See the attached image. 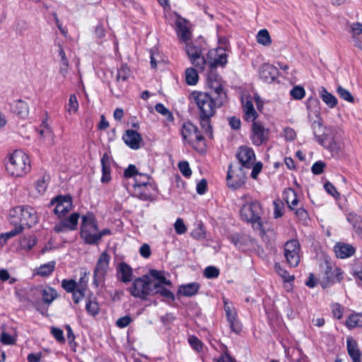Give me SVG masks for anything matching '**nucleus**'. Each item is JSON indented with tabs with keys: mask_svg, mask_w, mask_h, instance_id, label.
I'll return each instance as SVG.
<instances>
[{
	"mask_svg": "<svg viewBox=\"0 0 362 362\" xmlns=\"http://www.w3.org/2000/svg\"><path fill=\"white\" fill-rule=\"evenodd\" d=\"M165 285L170 286L172 283L164 276L161 272L151 269L148 274L136 278L132 285L128 288V291L132 296L142 300H146L148 296L156 294H160L168 299L174 300L173 293L165 288Z\"/></svg>",
	"mask_w": 362,
	"mask_h": 362,
	"instance_id": "nucleus-1",
	"label": "nucleus"
},
{
	"mask_svg": "<svg viewBox=\"0 0 362 362\" xmlns=\"http://www.w3.org/2000/svg\"><path fill=\"white\" fill-rule=\"evenodd\" d=\"M217 98L208 93L194 91L191 93V98L197 104L199 115L214 116L217 108L221 107L224 102V95Z\"/></svg>",
	"mask_w": 362,
	"mask_h": 362,
	"instance_id": "nucleus-2",
	"label": "nucleus"
},
{
	"mask_svg": "<svg viewBox=\"0 0 362 362\" xmlns=\"http://www.w3.org/2000/svg\"><path fill=\"white\" fill-rule=\"evenodd\" d=\"M7 172L14 177H22L30 170L28 156L21 150L14 151L8 157L6 162Z\"/></svg>",
	"mask_w": 362,
	"mask_h": 362,
	"instance_id": "nucleus-3",
	"label": "nucleus"
},
{
	"mask_svg": "<svg viewBox=\"0 0 362 362\" xmlns=\"http://www.w3.org/2000/svg\"><path fill=\"white\" fill-rule=\"evenodd\" d=\"M9 221L15 227H21V232L25 226L31 227L37 222L35 210L28 206H17L9 212Z\"/></svg>",
	"mask_w": 362,
	"mask_h": 362,
	"instance_id": "nucleus-4",
	"label": "nucleus"
},
{
	"mask_svg": "<svg viewBox=\"0 0 362 362\" xmlns=\"http://www.w3.org/2000/svg\"><path fill=\"white\" fill-rule=\"evenodd\" d=\"M81 236L89 245L98 244L100 235L95 218L93 214L87 213L82 216Z\"/></svg>",
	"mask_w": 362,
	"mask_h": 362,
	"instance_id": "nucleus-5",
	"label": "nucleus"
},
{
	"mask_svg": "<svg viewBox=\"0 0 362 362\" xmlns=\"http://www.w3.org/2000/svg\"><path fill=\"white\" fill-rule=\"evenodd\" d=\"M263 213L262 206L257 201L244 204L240 209V216L243 221L251 223L255 229L262 230L261 216Z\"/></svg>",
	"mask_w": 362,
	"mask_h": 362,
	"instance_id": "nucleus-6",
	"label": "nucleus"
},
{
	"mask_svg": "<svg viewBox=\"0 0 362 362\" xmlns=\"http://www.w3.org/2000/svg\"><path fill=\"white\" fill-rule=\"evenodd\" d=\"M110 261V256L106 251L103 252L97 260L93 272V283L96 286L103 282L109 269Z\"/></svg>",
	"mask_w": 362,
	"mask_h": 362,
	"instance_id": "nucleus-7",
	"label": "nucleus"
},
{
	"mask_svg": "<svg viewBox=\"0 0 362 362\" xmlns=\"http://www.w3.org/2000/svg\"><path fill=\"white\" fill-rule=\"evenodd\" d=\"M324 274L321 280V286L323 288L329 286L336 281H340L342 279V271L341 269L331 265L327 262H325L324 267Z\"/></svg>",
	"mask_w": 362,
	"mask_h": 362,
	"instance_id": "nucleus-8",
	"label": "nucleus"
},
{
	"mask_svg": "<svg viewBox=\"0 0 362 362\" xmlns=\"http://www.w3.org/2000/svg\"><path fill=\"white\" fill-rule=\"evenodd\" d=\"M206 85L210 90L208 93L209 94L219 98V96L221 97V95H222L221 93H223L224 95V102H226L227 96L223 87L222 79L212 70L210 71V73L207 76Z\"/></svg>",
	"mask_w": 362,
	"mask_h": 362,
	"instance_id": "nucleus-9",
	"label": "nucleus"
},
{
	"mask_svg": "<svg viewBox=\"0 0 362 362\" xmlns=\"http://www.w3.org/2000/svg\"><path fill=\"white\" fill-rule=\"evenodd\" d=\"M245 173L242 166L234 168L232 165H229L227 174V185L229 187L237 189L240 187L245 182Z\"/></svg>",
	"mask_w": 362,
	"mask_h": 362,
	"instance_id": "nucleus-10",
	"label": "nucleus"
},
{
	"mask_svg": "<svg viewBox=\"0 0 362 362\" xmlns=\"http://www.w3.org/2000/svg\"><path fill=\"white\" fill-rule=\"evenodd\" d=\"M299 250L300 244L297 240H291L285 244L284 256L288 264L292 267H296L299 264Z\"/></svg>",
	"mask_w": 362,
	"mask_h": 362,
	"instance_id": "nucleus-11",
	"label": "nucleus"
},
{
	"mask_svg": "<svg viewBox=\"0 0 362 362\" xmlns=\"http://www.w3.org/2000/svg\"><path fill=\"white\" fill-rule=\"evenodd\" d=\"M223 301L224 303V311L230 329L235 333H239L241 331L242 325L238 319L237 312L233 304L225 297L223 298Z\"/></svg>",
	"mask_w": 362,
	"mask_h": 362,
	"instance_id": "nucleus-12",
	"label": "nucleus"
},
{
	"mask_svg": "<svg viewBox=\"0 0 362 362\" xmlns=\"http://www.w3.org/2000/svg\"><path fill=\"white\" fill-rule=\"evenodd\" d=\"M186 52L191 63L199 71H204L206 64V59L202 54V49L192 44H187Z\"/></svg>",
	"mask_w": 362,
	"mask_h": 362,
	"instance_id": "nucleus-13",
	"label": "nucleus"
},
{
	"mask_svg": "<svg viewBox=\"0 0 362 362\" xmlns=\"http://www.w3.org/2000/svg\"><path fill=\"white\" fill-rule=\"evenodd\" d=\"M181 134L183 139L192 145H194V142H200L204 140V137L197 127L191 122L184 123Z\"/></svg>",
	"mask_w": 362,
	"mask_h": 362,
	"instance_id": "nucleus-14",
	"label": "nucleus"
},
{
	"mask_svg": "<svg viewBox=\"0 0 362 362\" xmlns=\"http://www.w3.org/2000/svg\"><path fill=\"white\" fill-rule=\"evenodd\" d=\"M56 205L54 213L59 217L63 216L69 212L72 209V201L69 196H58L54 198L49 203V205Z\"/></svg>",
	"mask_w": 362,
	"mask_h": 362,
	"instance_id": "nucleus-15",
	"label": "nucleus"
},
{
	"mask_svg": "<svg viewBox=\"0 0 362 362\" xmlns=\"http://www.w3.org/2000/svg\"><path fill=\"white\" fill-rule=\"evenodd\" d=\"M251 139L252 144L260 146L269 139V129L259 122H254L252 126Z\"/></svg>",
	"mask_w": 362,
	"mask_h": 362,
	"instance_id": "nucleus-16",
	"label": "nucleus"
},
{
	"mask_svg": "<svg viewBox=\"0 0 362 362\" xmlns=\"http://www.w3.org/2000/svg\"><path fill=\"white\" fill-rule=\"evenodd\" d=\"M79 214L74 213L68 218L61 220L54 226V230L57 233L74 230L77 228Z\"/></svg>",
	"mask_w": 362,
	"mask_h": 362,
	"instance_id": "nucleus-17",
	"label": "nucleus"
},
{
	"mask_svg": "<svg viewBox=\"0 0 362 362\" xmlns=\"http://www.w3.org/2000/svg\"><path fill=\"white\" fill-rule=\"evenodd\" d=\"M237 158L241 166L245 168H250L255 160L254 151L247 146H241L239 148Z\"/></svg>",
	"mask_w": 362,
	"mask_h": 362,
	"instance_id": "nucleus-18",
	"label": "nucleus"
},
{
	"mask_svg": "<svg viewBox=\"0 0 362 362\" xmlns=\"http://www.w3.org/2000/svg\"><path fill=\"white\" fill-rule=\"evenodd\" d=\"M209 57L214 61L210 62L211 70L214 71L217 66H224L227 62L228 54L225 52L224 47H218L216 50L209 52Z\"/></svg>",
	"mask_w": 362,
	"mask_h": 362,
	"instance_id": "nucleus-19",
	"label": "nucleus"
},
{
	"mask_svg": "<svg viewBox=\"0 0 362 362\" xmlns=\"http://www.w3.org/2000/svg\"><path fill=\"white\" fill-rule=\"evenodd\" d=\"M279 71L276 67L269 63H264L259 69V78L264 82H273L277 77Z\"/></svg>",
	"mask_w": 362,
	"mask_h": 362,
	"instance_id": "nucleus-20",
	"label": "nucleus"
},
{
	"mask_svg": "<svg viewBox=\"0 0 362 362\" xmlns=\"http://www.w3.org/2000/svg\"><path fill=\"white\" fill-rule=\"evenodd\" d=\"M175 25L178 37L184 42L190 40L192 33L189 29V21L183 18L178 17L176 19Z\"/></svg>",
	"mask_w": 362,
	"mask_h": 362,
	"instance_id": "nucleus-21",
	"label": "nucleus"
},
{
	"mask_svg": "<svg viewBox=\"0 0 362 362\" xmlns=\"http://www.w3.org/2000/svg\"><path fill=\"white\" fill-rule=\"evenodd\" d=\"M117 279L123 283H129L133 279V269L125 262H121L117 267Z\"/></svg>",
	"mask_w": 362,
	"mask_h": 362,
	"instance_id": "nucleus-22",
	"label": "nucleus"
},
{
	"mask_svg": "<svg viewBox=\"0 0 362 362\" xmlns=\"http://www.w3.org/2000/svg\"><path fill=\"white\" fill-rule=\"evenodd\" d=\"M123 140L124 143L132 149H138L139 148V144L142 139L137 132L128 129L126 131L123 136Z\"/></svg>",
	"mask_w": 362,
	"mask_h": 362,
	"instance_id": "nucleus-23",
	"label": "nucleus"
},
{
	"mask_svg": "<svg viewBox=\"0 0 362 362\" xmlns=\"http://www.w3.org/2000/svg\"><path fill=\"white\" fill-rule=\"evenodd\" d=\"M334 250L336 256L341 259L349 257L355 252V248L351 245L344 243L336 244Z\"/></svg>",
	"mask_w": 362,
	"mask_h": 362,
	"instance_id": "nucleus-24",
	"label": "nucleus"
},
{
	"mask_svg": "<svg viewBox=\"0 0 362 362\" xmlns=\"http://www.w3.org/2000/svg\"><path fill=\"white\" fill-rule=\"evenodd\" d=\"M152 186H132V194L144 201L153 200V196L151 192Z\"/></svg>",
	"mask_w": 362,
	"mask_h": 362,
	"instance_id": "nucleus-25",
	"label": "nucleus"
},
{
	"mask_svg": "<svg viewBox=\"0 0 362 362\" xmlns=\"http://www.w3.org/2000/svg\"><path fill=\"white\" fill-rule=\"evenodd\" d=\"M347 351L353 362H361V353L358 348L357 342L351 337L346 339Z\"/></svg>",
	"mask_w": 362,
	"mask_h": 362,
	"instance_id": "nucleus-26",
	"label": "nucleus"
},
{
	"mask_svg": "<svg viewBox=\"0 0 362 362\" xmlns=\"http://www.w3.org/2000/svg\"><path fill=\"white\" fill-rule=\"evenodd\" d=\"M318 93L323 103L329 108H334L337 105V98L331 93L328 92L324 86H321L319 88Z\"/></svg>",
	"mask_w": 362,
	"mask_h": 362,
	"instance_id": "nucleus-27",
	"label": "nucleus"
},
{
	"mask_svg": "<svg viewBox=\"0 0 362 362\" xmlns=\"http://www.w3.org/2000/svg\"><path fill=\"white\" fill-rule=\"evenodd\" d=\"M102 173L101 182H108L111 180L110 176V157L107 153H104L101 158Z\"/></svg>",
	"mask_w": 362,
	"mask_h": 362,
	"instance_id": "nucleus-28",
	"label": "nucleus"
},
{
	"mask_svg": "<svg viewBox=\"0 0 362 362\" xmlns=\"http://www.w3.org/2000/svg\"><path fill=\"white\" fill-rule=\"evenodd\" d=\"M243 107L245 112V119L248 122L252 121L254 122L257 116V113L254 108L252 102L247 99L245 101L243 102Z\"/></svg>",
	"mask_w": 362,
	"mask_h": 362,
	"instance_id": "nucleus-29",
	"label": "nucleus"
},
{
	"mask_svg": "<svg viewBox=\"0 0 362 362\" xmlns=\"http://www.w3.org/2000/svg\"><path fill=\"white\" fill-rule=\"evenodd\" d=\"M284 199L291 210H293L298 203L296 192L291 188L285 189Z\"/></svg>",
	"mask_w": 362,
	"mask_h": 362,
	"instance_id": "nucleus-30",
	"label": "nucleus"
},
{
	"mask_svg": "<svg viewBox=\"0 0 362 362\" xmlns=\"http://www.w3.org/2000/svg\"><path fill=\"white\" fill-rule=\"evenodd\" d=\"M346 219L352 225L356 233L362 234V217L355 213H349Z\"/></svg>",
	"mask_w": 362,
	"mask_h": 362,
	"instance_id": "nucleus-31",
	"label": "nucleus"
},
{
	"mask_svg": "<svg viewBox=\"0 0 362 362\" xmlns=\"http://www.w3.org/2000/svg\"><path fill=\"white\" fill-rule=\"evenodd\" d=\"M13 111L21 117H25L29 112L28 104L21 100L15 101L13 106Z\"/></svg>",
	"mask_w": 362,
	"mask_h": 362,
	"instance_id": "nucleus-32",
	"label": "nucleus"
},
{
	"mask_svg": "<svg viewBox=\"0 0 362 362\" xmlns=\"http://www.w3.org/2000/svg\"><path fill=\"white\" fill-rule=\"evenodd\" d=\"M199 289V284L193 282L181 286L179 291L185 296H192L197 293Z\"/></svg>",
	"mask_w": 362,
	"mask_h": 362,
	"instance_id": "nucleus-33",
	"label": "nucleus"
},
{
	"mask_svg": "<svg viewBox=\"0 0 362 362\" xmlns=\"http://www.w3.org/2000/svg\"><path fill=\"white\" fill-rule=\"evenodd\" d=\"M43 302L49 305L57 297V291L51 287H45L40 290Z\"/></svg>",
	"mask_w": 362,
	"mask_h": 362,
	"instance_id": "nucleus-34",
	"label": "nucleus"
},
{
	"mask_svg": "<svg viewBox=\"0 0 362 362\" xmlns=\"http://www.w3.org/2000/svg\"><path fill=\"white\" fill-rule=\"evenodd\" d=\"M257 42L263 46L268 47L272 44V38L267 29L260 30L256 35Z\"/></svg>",
	"mask_w": 362,
	"mask_h": 362,
	"instance_id": "nucleus-35",
	"label": "nucleus"
},
{
	"mask_svg": "<svg viewBox=\"0 0 362 362\" xmlns=\"http://www.w3.org/2000/svg\"><path fill=\"white\" fill-rule=\"evenodd\" d=\"M55 267V262H50L49 263L41 265L37 271V274L41 276H49L54 271Z\"/></svg>",
	"mask_w": 362,
	"mask_h": 362,
	"instance_id": "nucleus-36",
	"label": "nucleus"
},
{
	"mask_svg": "<svg viewBox=\"0 0 362 362\" xmlns=\"http://www.w3.org/2000/svg\"><path fill=\"white\" fill-rule=\"evenodd\" d=\"M346 324L349 328L362 326V315L359 313L351 315L347 319Z\"/></svg>",
	"mask_w": 362,
	"mask_h": 362,
	"instance_id": "nucleus-37",
	"label": "nucleus"
},
{
	"mask_svg": "<svg viewBox=\"0 0 362 362\" xmlns=\"http://www.w3.org/2000/svg\"><path fill=\"white\" fill-rule=\"evenodd\" d=\"M21 233V227H15L8 232L0 234V246H4L7 240Z\"/></svg>",
	"mask_w": 362,
	"mask_h": 362,
	"instance_id": "nucleus-38",
	"label": "nucleus"
},
{
	"mask_svg": "<svg viewBox=\"0 0 362 362\" xmlns=\"http://www.w3.org/2000/svg\"><path fill=\"white\" fill-rule=\"evenodd\" d=\"M37 238L35 236L30 235L23 237L20 242L21 246L23 249L26 250H31L37 243Z\"/></svg>",
	"mask_w": 362,
	"mask_h": 362,
	"instance_id": "nucleus-39",
	"label": "nucleus"
},
{
	"mask_svg": "<svg viewBox=\"0 0 362 362\" xmlns=\"http://www.w3.org/2000/svg\"><path fill=\"white\" fill-rule=\"evenodd\" d=\"M83 278L80 279L79 284H77L74 280L69 279L66 280L64 279L62 282V288L69 293H72L75 290L77 289L78 286H81V283H83Z\"/></svg>",
	"mask_w": 362,
	"mask_h": 362,
	"instance_id": "nucleus-40",
	"label": "nucleus"
},
{
	"mask_svg": "<svg viewBox=\"0 0 362 362\" xmlns=\"http://www.w3.org/2000/svg\"><path fill=\"white\" fill-rule=\"evenodd\" d=\"M186 83L188 85H195L198 81L197 71L193 68H187L185 71Z\"/></svg>",
	"mask_w": 362,
	"mask_h": 362,
	"instance_id": "nucleus-41",
	"label": "nucleus"
},
{
	"mask_svg": "<svg viewBox=\"0 0 362 362\" xmlns=\"http://www.w3.org/2000/svg\"><path fill=\"white\" fill-rule=\"evenodd\" d=\"M213 116L199 115L200 125L204 132L208 134L211 137L212 136L211 118Z\"/></svg>",
	"mask_w": 362,
	"mask_h": 362,
	"instance_id": "nucleus-42",
	"label": "nucleus"
},
{
	"mask_svg": "<svg viewBox=\"0 0 362 362\" xmlns=\"http://www.w3.org/2000/svg\"><path fill=\"white\" fill-rule=\"evenodd\" d=\"M130 69L126 65L122 64L117 70V81L119 82L120 80L122 81H126L130 76Z\"/></svg>",
	"mask_w": 362,
	"mask_h": 362,
	"instance_id": "nucleus-43",
	"label": "nucleus"
},
{
	"mask_svg": "<svg viewBox=\"0 0 362 362\" xmlns=\"http://www.w3.org/2000/svg\"><path fill=\"white\" fill-rule=\"evenodd\" d=\"M337 93L339 95V96L343 100L349 103L354 102V98L353 95L351 94V93L346 88H343L342 86H339L337 87Z\"/></svg>",
	"mask_w": 362,
	"mask_h": 362,
	"instance_id": "nucleus-44",
	"label": "nucleus"
},
{
	"mask_svg": "<svg viewBox=\"0 0 362 362\" xmlns=\"http://www.w3.org/2000/svg\"><path fill=\"white\" fill-rule=\"evenodd\" d=\"M155 110L157 112L166 117L168 121H173L174 119L172 112L166 108L162 103H158L155 106Z\"/></svg>",
	"mask_w": 362,
	"mask_h": 362,
	"instance_id": "nucleus-45",
	"label": "nucleus"
},
{
	"mask_svg": "<svg viewBox=\"0 0 362 362\" xmlns=\"http://www.w3.org/2000/svg\"><path fill=\"white\" fill-rule=\"evenodd\" d=\"M86 309L90 315L95 316L99 313V305L95 300H88L86 302Z\"/></svg>",
	"mask_w": 362,
	"mask_h": 362,
	"instance_id": "nucleus-46",
	"label": "nucleus"
},
{
	"mask_svg": "<svg viewBox=\"0 0 362 362\" xmlns=\"http://www.w3.org/2000/svg\"><path fill=\"white\" fill-rule=\"evenodd\" d=\"M86 288V285L81 283V286H78L77 289L72 292L73 300L75 303H78L83 298Z\"/></svg>",
	"mask_w": 362,
	"mask_h": 362,
	"instance_id": "nucleus-47",
	"label": "nucleus"
},
{
	"mask_svg": "<svg viewBox=\"0 0 362 362\" xmlns=\"http://www.w3.org/2000/svg\"><path fill=\"white\" fill-rule=\"evenodd\" d=\"M149 177L147 175L139 173L134 178L132 186H151L148 183Z\"/></svg>",
	"mask_w": 362,
	"mask_h": 362,
	"instance_id": "nucleus-48",
	"label": "nucleus"
},
{
	"mask_svg": "<svg viewBox=\"0 0 362 362\" xmlns=\"http://www.w3.org/2000/svg\"><path fill=\"white\" fill-rule=\"evenodd\" d=\"M78 109V103L75 94L70 95L69 99L67 111L69 114L76 113Z\"/></svg>",
	"mask_w": 362,
	"mask_h": 362,
	"instance_id": "nucleus-49",
	"label": "nucleus"
},
{
	"mask_svg": "<svg viewBox=\"0 0 362 362\" xmlns=\"http://www.w3.org/2000/svg\"><path fill=\"white\" fill-rule=\"evenodd\" d=\"M204 274L207 279H215L218 276L220 272L216 267L209 266L205 268Z\"/></svg>",
	"mask_w": 362,
	"mask_h": 362,
	"instance_id": "nucleus-50",
	"label": "nucleus"
},
{
	"mask_svg": "<svg viewBox=\"0 0 362 362\" xmlns=\"http://www.w3.org/2000/svg\"><path fill=\"white\" fill-rule=\"evenodd\" d=\"M290 93L293 98L296 100H301L304 98L305 92L303 88L296 86L291 90Z\"/></svg>",
	"mask_w": 362,
	"mask_h": 362,
	"instance_id": "nucleus-51",
	"label": "nucleus"
},
{
	"mask_svg": "<svg viewBox=\"0 0 362 362\" xmlns=\"http://www.w3.org/2000/svg\"><path fill=\"white\" fill-rule=\"evenodd\" d=\"M188 341L191 346L197 351L199 352L202 350L203 344L197 337L194 335L189 336Z\"/></svg>",
	"mask_w": 362,
	"mask_h": 362,
	"instance_id": "nucleus-52",
	"label": "nucleus"
},
{
	"mask_svg": "<svg viewBox=\"0 0 362 362\" xmlns=\"http://www.w3.org/2000/svg\"><path fill=\"white\" fill-rule=\"evenodd\" d=\"M51 333L58 342H59V343L65 342V339L64 337V332L62 329L53 327L51 329Z\"/></svg>",
	"mask_w": 362,
	"mask_h": 362,
	"instance_id": "nucleus-53",
	"label": "nucleus"
},
{
	"mask_svg": "<svg viewBox=\"0 0 362 362\" xmlns=\"http://www.w3.org/2000/svg\"><path fill=\"white\" fill-rule=\"evenodd\" d=\"M178 168L181 172V173L186 177H189L192 175V170L189 168V163L187 161L180 162L178 164Z\"/></svg>",
	"mask_w": 362,
	"mask_h": 362,
	"instance_id": "nucleus-54",
	"label": "nucleus"
},
{
	"mask_svg": "<svg viewBox=\"0 0 362 362\" xmlns=\"http://www.w3.org/2000/svg\"><path fill=\"white\" fill-rule=\"evenodd\" d=\"M35 189L37 191L39 194H43L47 187V183L45 177L37 180L35 184Z\"/></svg>",
	"mask_w": 362,
	"mask_h": 362,
	"instance_id": "nucleus-55",
	"label": "nucleus"
},
{
	"mask_svg": "<svg viewBox=\"0 0 362 362\" xmlns=\"http://www.w3.org/2000/svg\"><path fill=\"white\" fill-rule=\"evenodd\" d=\"M139 173L137 168L134 165L130 164L124 172V176L125 178H135L138 175Z\"/></svg>",
	"mask_w": 362,
	"mask_h": 362,
	"instance_id": "nucleus-56",
	"label": "nucleus"
},
{
	"mask_svg": "<svg viewBox=\"0 0 362 362\" xmlns=\"http://www.w3.org/2000/svg\"><path fill=\"white\" fill-rule=\"evenodd\" d=\"M274 217L279 218L281 217L283 215V211H284V205L283 203L281 202V200H275L274 201Z\"/></svg>",
	"mask_w": 362,
	"mask_h": 362,
	"instance_id": "nucleus-57",
	"label": "nucleus"
},
{
	"mask_svg": "<svg viewBox=\"0 0 362 362\" xmlns=\"http://www.w3.org/2000/svg\"><path fill=\"white\" fill-rule=\"evenodd\" d=\"M175 230L177 234H183L186 232L187 228L181 218H177L174 224Z\"/></svg>",
	"mask_w": 362,
	"mask_h": 362,
	"instance_id": "nucleus-58",
	"label": "nucleus"
},
{
	"mask_svg": "<svg viewBox=\"0 0 362 362\" xmlns=\"http://www.w3.org/2000/svg\"><path fill=\"white\" fill-rule=\"evenodd\" d=\"M132 318L129 315H125L122 317H119L117 322L116 325L119 328H124L127 327L132 322Z\"/></svg>",
	"mask_w": 362,
	"mask_h": 362,
	"instance_id": "nucleus-59",
	"label": "nucleus"
},
{
	"mask_svg": "<svg viewBox=\"0 0 362 362\" xmlns=\"http://www.w3.org/2000/svg\"><path fill=\"white\" fill-rule=\"evenodd\" d=\"M325 167V163L322 161L315 162L311 168L312 173L315 175H320L323 172Z\"/></svg>",
	"mask_w": 362,
	"mask_h": 362,
	"instance_id": "nucleus-60",
	"label": "nucleus"
},
{
	"mask_svg": "<svg viewBox=\"0 0 362 362\" xmlns=\"http://www.w3.org/2000/svg\"><path fill=\"white\" fill-rule=\"evenodd\" d=\"M1 341L4 344L11 345L15 343V339L11 335L2 332L1 334Z\"/></svg>",
	"mask_w": 362,
	"mask_h": 362,
	"instance_id": "nucleus-61",
	"label": "nucleus"
},
{
	"mask_svg": "<svg viewBox=\"0 0 362 362\" xmlns=\"http://www.w3.org/2000/svg\"><path fill=\"white\" fill-rule=\"evenodd\" d=\"M192 235L195 239L200 240L205 238V233L203 228L202 226H199L193 230Z\"/></svg>",
	"mask_w": 362,
	"mask_h": 362,
	"instance_id": "nucleus-62",
	"label": "nucleus"
},
{
	"mask_svg": "<svg viewBox=\"0 0 362 362\" xmlns=\"http://www.w3.org/2000/svg\"><path fill=\"white\" fill-rule=\"evenodd\" d=\"M42 128L39 130V134L41 135L42 137H47L51 136L52 130L45 122H42Z\"/></svg>",
	"mask_w": 362,
	"mask_h": 362,
	"instance_id": "nucleus-63",
	"label": "nucleus"
},
{
	"mask_svg": "<svg viewBox=\"0 0 362 362\" xmlns=\"http://www.w3.org/2000/svg\"><path fill=\"white\" fill-rule=\"evenodd\" d=\"M139 252L144 258L149 257L151 255L150 246L146 243L143 244L139 249Z\"/></svg>",
	"mask_w": 362,
	"mask_h": 362,
	"instance_id": "nucleus-64",
	"label": "nucleus"
}]
</instances>
